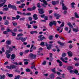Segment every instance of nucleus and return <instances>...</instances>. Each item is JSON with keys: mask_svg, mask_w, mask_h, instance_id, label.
Segmentation results:
<instances>
[{"mask_svg": "<svg viewBox=\"0 0 79 79\" xmlns=\"http://www.w3.org/2000/svg\"><path fill=\"white\" fill-rule=\"evenodd\" d=\"M27 39V37L25 38H23V37H21L20 40L23 42H25L26 40Z\"/></svg>", "mask_w": 79, "mask_h": 79, "instance_id": "nucleus-13", "label": "nucleus"}, {"mask_svg": "<svg viewBox=\"0 0 79 79\" xmlns=\"http://www.w3.org/2000/svg\"><path fill=\"white\" fill-rule=\"evenodd\" d=\"M6 44H7V45H11V40H7L6 42Z\"/></svg>", "mask_w": 79, "mask_h": 79, "instance_id": "nucleus-16", "label": "nucleus"}, {"mask_svg": "<svg viewBox=\"0 0 79 79\" xmlns=\"http://www.w3.org/2000/svg\"><path fill=\"white\" fill-rule=\"evenodd\" d=\"M8 24H9V22L8 20H6L5 21L4 24L5 25H8Z\"/></svg>", "mask_w": 79, "mask_h": 79, "instance_id": "nucleus-33", "label": "nucleus"}, {"mask_svg": "<svg viewBox=\"0 0 79 79\" xmlns=\"http://www.w3.org/2000/svg\"><path fill=\"white\" fill-rule=\"evenodd\" d=\"M27 26V27L28 29H31V25H29L28 23H27L26 24Z\"/></svg>", "mask_w": 79, "mask_h": 79, "instance_id": "nucleus-35", "label": "nucleus"}, {"mask_svg": "<svg viewBox=\"0 0 79 79\" xmlns=\"http://www.w3.org/2000/svg\"><path fill=\"white\" fill-rule=\"evenodd\" d=\"M54 16L56 17V19H60V18L61 16V15L56 13L54 14Z\"/></svg>", "mask_w": 79, "mask_h": 79, "instance_id": "nucleus-12", "label": "nucleus"}, {"mask_svg": "<svg viewBox=\"0 0 79 79\" xmlns=\"http://www.w3.org/2000/svg\"><path fill=\"white\" fill-rule=\"evenodd\" d=\"M73 69V67L71 66H69L67 67V69L69 71Z\"/></svg>", "mask_w": 79, "mask_h": 79, "instance_id": "nucleus-19", "label": "nucleus"}, {"mask_svg": "<svg viewBox=\"0 0 79 79\" xmlns=\"http://www.w3.org/2000/svg\"><path fill=\"white\" fill-rule=\"evenodd\" d=\"M75 4V3L73 2L71 3V6L72 7V8H74V5Z\"/></svg>", "mask_w": 79, "mask_h": 79, "instance_id": "nucleus-31", "label": "nucleus"}, {"mask_svg": "<svg viewBox=\"0 0 79 79\" xmlns=\"http://www.w3.org/2000/svg\"><path fill=\"white\" fill-rule=\"evenodd\" d=\"M32 48H33V50H36V47H35V46H34V44H31L30 49H32Z\"/></svg>", "mask_w": 79, "mask_h": 79, "instance_id": "nucleus-20", "label": "nucleus"}, {"mask_svg": "<svg viewBox=\"0 0 79 79\" xmlns=\"http://www.w3.org/2000/svg\"><path fill=\"white\" fill-rule=\"evenodd\" d=\"M67 53L69 56H73V55L72 54V52L71 51H69Z\"/></svg>", "mask_w": 79, "mask_h": 79, "instance_id": "nucleus-18", "label": "nucleus"}, {"mask_svg": "<svg viewBox=\"0 0 79 79\" xmlns=\"http://www.w3.org/2000/svg\"><path fill=\"white\" fill-rule=\"evenodd\" d=\"M21 37H18L16 38L15 39L17 40H21Z\"/></svg>", "mask_w": 79, "mask_h": 79, "instance_id": "nucleus-52", "label": "nucleus"}, {"mask_svg": "<svg viewBox=\"0 0 79 79\" xmlns=\"http://www.w3.org/2000/svg\"><path fill=\"white\" fill-rule=\"evenodd\" d=\"M27 10L28 11H32V9L31 8H29L27 9Z\"/></svg>", "mask_w": 79, "mask_h": 79, "instance_id": "nucleus-56", "label": "nucleus"}, {"mask_svg": "<svg viewBox=\"0 0 79 79\" xmlns=\"http://www.w3.org/2000/svg\"><path fill=\"white\" fill-rule=\"evenodd\" d=\"M49 14H51L53 12V10H49L48 11Z\"/></svg>", "mask_w": 79, "mask_h": 79, "instance_id": "nucleus-58", "label": "nucleus"}, {"mask_svg": "<svg viewBox=\"0 0 79 79\" xmlns=\"http://www.w3.org/2000/svg\"><path fill=\"white\" fill-rule=\"evenodd\" d=\"M64 22H63L60 25V27H58L57 29V31H59L60 30V28H61V27H64Z\"/></svg>", "mask_w": 79, "mask_h": 79, "instance_id": "nucleus-10", "label": "nucleus"}, {"mask_svg": "<svg viewBox=\"0 0 79 79\" xmlns=\"http://www.w3.org/2000/svg\"><path fill=\"white\" fill-rule=\"evenodd\" d=\"M53 25H54V26L56 25V21H53V22H51L49 23V25L50 27H52Z\"/></svg>", "mask_w": 79, "mask_h": 79, "instance_id": "nucleus-7", "label": "nucleus"}, {"mask_svg": "<svg viewBox=\"0 0 79 79\" xmlns=\"http://www.w3.org/2000/svg\"><path fill=\"white\" fill-rule=\"evenodd\" d=\"M73 73H74L75 74H77V73H79V71L76 70V69H75L73 71Z\"/></svg>", "mask_w": 79, "mask_h": 79, "instance_id": "nucleus-36", "label": "nucleus"}, {"mask_svg": "<svg viewBox=\"0 0 79 79\" xmlns=\"http://www.w3.org/2000/svg\"><path fill=\"white\" fill-rule=\"evenodd\" d=\"M31 8L32 9V11H33V10H35L36 9V7L35 6H34Z\"/></svg>", "mask_w": 79, "mask_h": 79, "instance_id": "nucleus-48", "label": "nucleus"}, {"mask_svg": "<svg viewBox=\"0 0 79 79\" xmlns=\"http://www.w3.org/2000/svg\"><path fill=\"white\" fill-rule=\"evenodd\" d=\"M40 45L43 46V47H44V46H48V43L47 42H42L40 44Z\"/></svg>", "mask_w": 79, "mask_h": 79, "instance_id": "nucleus-9", "label": "nucleus"}, {"mask_svg": "<svg viewBox=\"0 0 79 79\" xmlns=\"http://www.w3.org/2000/svg\"><path fill=\"white\" fill-rule=\"evenodd\" d=\"M67 54L66 53H63L62 54V58H64V57H65V56H66Z\"/></svg>", "mask_w": 79, "mask_h": 79, "instance_id": "nucleus-32", "label": "nucleus"}, {"mask_svg": "<svg viewBox=\"0 0 79 79\" xmlns=\"http://www.w3.org/2000/svg\"><path fill=\"white\" fill-rule=\"evenodd\" d=\"M29 56L31 59H32V60H35L36 59L37 55L33 54L32 53H30L29 54Z\"/></svg>", "mask_w": 79, "mask_h": 79, "instance_id": "nucleus-2", "label": "nucleus"}, {"mask_svg": "<svg viewBox=\"0 0 79 79\" xmlns=\"http://www.w3.org/2000/svg\"><path fill=\"white\" fill-rule=\"evenodd\" d=\"M15 72L16 73H20V71L18 69H16L15 70Z\"/></svg>", "mask_w": 79, "mask_h": 79, "instance_id": "nucleus-43", "label": "nucleus"}, {"mask_svg": "<svg viewBox=\"0 0 79 79\" xmlns=\"http://www.w3.org/2000/svg\"><path fill=\"white\" fill-rule=\"evenodd\" d=\"M8 8H12L13 10H17V7H16V6L15 5H13L11 4H10L8 5Z\"/></svg>", "mask_w": 79, "mask_h": 79, "instance_id": "nucleus-1", "label": "nucleus"}, {"mask_svg": "<svg viewBox=\"0 0 79 79\" xmlns=\"http://www.w3.org/2000/svg\"><path fill=\"white\" fill-rule=\"evenodd\" d=\"M5 75H2L0 79H5Z\"/></svg>", "mask_w": 79, "mask_h": 79, "instance_id": "nucleus-40", "label": "nucleus"}, {"mask_svg": "<svg viewBox=\"0 0 79 79\" xmlns=\"http://www.w3.org/2000/svg\"><path fill=\"white\" fill-rule=\"evenodd\" d=\"M16 4H18V5H19V4H21V1H17L16 2Z\"/></svg>", "mask_w": 79, "mask_h": 79, "instance_id": "nucleus-51", "label": "nucleus"}, {"mask_svg": "<svg viewBox=\"0 0 79 79\" xmlns=\"http://www.w3.org/2000/svg\"><path fill=\"white\" fill-rule=\"evenodd\" d=\"M16 57V55H15V54H12L11 55V57L10 58L11 60H14Z\"/></svg>", "mask_w": 79, "mask_h": 79, "instance_id": "nucleus-15", "label": "nucleus"}, {"mask_svg": "<svg viewBox=\"0 0 79 79\" xmlns=\"http://www.w3.org/2000/svg\"><path fill=\"white\" fill-rule=\"evenodd\" d=\"M48 46H46L47 47V48L48 50H50V49L52 48L49 47V46H48Z\"/></svg>", "mask_w": 79, "mask_h": 79, "instance_id": "nucleus-53", "label": "nucleus"}, {"mask_svg": "<svg viewBox=\"0 0 79 79\" xmlns=\"http://www.w3.org/2000/svg\"><path fill=\"white\" fill-rule=\"evenodd\" d=\"M56 61L57 63H59V66H63V63H62V62L60 60H56Z\"/></svg>", "mask_w": 79, "mask_h": 79, "instance_id": "nucleus-14", "label": "nucleus"}, {"mask_svg": "<svg viewBox=\"0 0 79 79\" xmlns=\"http://www.w3.org/2000/svg\"><path fill=\"white\" fill-rule=\"evenodd\" d=\"M33 17L34 18L35 20H37V19H38L37 15L36 14H35L33 15Z\"/></svg>", "mask_w": 79, "mask_h": 79, "instance_id": "nucleus-17", "label": "nucleus"}, {"mask_svg": "<svg viewBox=\"0 0 79 79\" xmlns=\"http://www.w3.org/2000/svg\"><path fill=\"white\" fill-rule=\"evenodd\" d=\"M64 29L65 31H68V30H69V28H68V27H64Z\"/></svg>", "mask_w": 79, "mask_h": 79, "instance_id": "nucleus-45", "label": "nucleus"}, {"mask_svg": "<svg viewBox=\"0 0 79 79\" xmlns=\"http://www.w3.org/2000/svg\"><path fill=\"white\" fill-rule=\"evenodd\" d=\"M64 2V0H61L60 3V5H62V6H64V4L63 3V2Z\"/></svg>", "mask_w": 79, "mask_h": 79, "instance_id": "nucleus-24", "label": "nucleus"}, {"mask_svg": "<svg viewBox=\"0 0 79 79\" xmlns=\"http://www.w3.org/2000/svg\"><path fill=\"white\" fill-rule=\"evenodd\" d=\"M10 56H11V55L10 54H8L6 55V57L7 58H8V59H9L10 58Z\"/></svg>", "mask_w": 79, "mask_h": 79, "instance_id": "nucleus-39", "label": "nucleus"}, {"mask_svg": "<svg viewBox=\"0 0 79 79\" xmlns=\"http://www.w3.org/2000/svg\"><path fill=\"white\" fill-rule=\"evenodd\" d=\"M53 36L52 35L49 36L48 37L49 40H53Z\"/></svg>", "mask_w": 79, "mask_h": 79, "instance_id": "nucleus-34", "label": "nucleus"}, {"mask_svg": "<svg viewBox=\"0 0 79 79\" xmlns=\"http://www.w3.org/2000/svg\"><path fill=\"white\" fill-rule=\"evenodd\" d=\"M11 33H12V36H16V34L12 31H11Z\"/></svg>", "mask_w": 79, "mask_h": 79, "instance_id": "nucleus-50", "label": "nucleus"}, {"mask_svg": "<svg viewBox=\"0 0 79 79\" xmlns=\"http://www.w3.org/2000/svg\"><path fill=\"white\" fill-rule=\"evenodd\" d=\"M73 47V45H72V44H70L69 45V48H70V49L72 48Z\"/></svg>", "mask_w": 79, "mask_h": 79, "instance_id": "nucleus-63", "label": "nucleus"}, {"mask_svg": "<svg viewBox=\"0 0 79 79\" xmlns=\"http://www.w3.org/2000/svg\"><path fill=\"white\" fill-rule=\"evenodd\" d=\"M41 2H43V4H42V6L43 8H47V5H48V3L47 1L45 0H43Z\"/></svg>", "mask_w": 79, "mask_h": 79, "instance_id": "nucleus-4", "label": "nucleus"}, {"mask_svg": "<svg viewBox=\"0 0 79 79\" xmlns=\"http://www.w3.org/2000/svg\"><path fill=\"white\" fill-rule=\"evenodd\" d=\"M47 63V62L45 61H44L42 63V65H45Z\"/></svg>", "mask_w": 79, "mask_h": 79, "instance_id": "nucleus-54", "label": "nucleus"}, {"mask_svg": "<svg viewBox=\"0 0 79 79\" xmlns=\"http://www.w3.org/2000/svg\"><path fill=\"white\" fill-rule=\"evenodd\" d=\"M49 77L51 79H54V77H55V75L53 73L51 74L50 76Z\"/></svg>", "mask_w": 79, "mask_h": 79, "instance_id": "nucleus-23", "label": "nucleus"}, {"mask_svg": "<svg viewBox=\"0 0 79 79\" xmlns=\"http://www.w3.org/2000/svg\"><path fill=\"white\" fill-rule=\"evenodd\" d=\"M35 34H37V31H30V34L32 35L34 34H35Z\"/></svg>", "mask_w": 79, "mask_h": 79, "instance_id": "nucleus-22", "label": "nucleus"}, {"mask_svg": "<svg viewBox=\"0 0 79 79\" xmlns=\"http://www.w3.org/2000/svg\"><path fill=\"white\" fill-rule=\"evenodd\" d=\"M21 17L18 15H17L16 16V19H19V18H20Z\"/></svg>", "mask_w": 79, "mask_h": 79, "instance_id": "nucleus-57", "label": "nucleus"}, {"mask_svg": "<svg viewBox=\"0 0 79 79\" xmlns=\"http://www.w3.org/2000/svg\"><path fill=\"white\" fill-rule=\"evenodd\" d=\"M13 31L14 32H17L18 31V29H17V28H15L13 29Z\"/></svg>", "mask_w": 79, "mask_h": 79, "instance_id": "nucleus-64", "label": "nucleus"}, {"mask_svg": "<svg viewBox=\"0 0 79 79\" xmlns=\"http://www.w3.org/2000/svg\"><path fill=\"white\" fill-rule=\"evenodd\" d=\"M52 71L53 73H56V72L55 71V68H54L53 69H52Z\"/></svg>", "mask_w": 79, "mask_h": 79, "instance_id": "nucleus-38", "label": "nucleus"}, {"mask_svg": "<svg viewBox=\"0 0 79 79\" xmlns=\"http://www.w3.org/2000/svg\"><path fill=\"white\" fill-rule=\"evenodd\" d=\"M38 10L39 11V13L40 15H43L44 13H45V11L44 10V9L43 8H39Z\"/></svg>", "mask_w": 79, "mask_h": 79, "instance_id": "nucleus-6", "label": "nucleus"}, {"mask_svg": "<svg viewBox=\"0 0 79 79\" xmlns=\"http://www.w3.org/2000/svg\"><path fill=\"white\" fill-rule=\"evenodd\" d=\"M8 77H13V75L12 74H9V73H7Z\"/></svg>", "mask_w": 79, "mask_h": 79, "instance_id": "nucleus-28", "label": "nucleus"}, {"mask_svg": "<svg viewBox=\"0 0 79 79\" xmlns=\"http://www.w3.org/2000/svg\"><path fill=\"white\" fill-rule=\"evenodd\" d=\"M75 17L77 18H79V16L77 15V12H75L74 13Z\"/></svg>", "mask_w": 79, "mask_h": 79, "instance_id": "nucleus-30", "label": "nucleus"}, {"mask_svg": "<svg viewBox=\"0 0 79 79\" xmlns=\"http://www.w3.org/2000/svg\"><path fill=\"white\" fill-rule=\"evenodd\" d=\"M6 31L7 32H11L13 30L11 31V30H10V29L8 28L6 30Z\"/></svg>", "mask_w": 79, "mask_h": 79, "instance_id": "nucleus-61", "label": "nucleus"}, {"mask_svg": "<svg viewBox=\"0 0 79 79\" xmlns=\"http://www.w3.org/2000/svg\"><path fill=\"white\" fill-rule=\"evenodd\" d=\"M42 36H43V35H41L38 36V37L40 39L37 40L38 41H42V40H44V39H46V38L44 36H43L42 37Z\"/></svg>", "mask_w": 79, "mask_h": 79, "instance_id": "nucleus-5", "label": "nucleus"}, {"mask_svg": "<svg viewBox=\"0 0 79 79\" xmlns=\"http://www.w3.org/2000/svg\"><path fill=\"white\" fill-rule=\"evenodd\" d=\"M28 19L30 21H32V17H29L28 18Z\"/></svg>", "mask_w": 79, "mask_h": 79, "instance_id": "nucleus-60", "label": "nucleus"}, {"mask_svg": "<svg viewBox=\"0 0 79 79\" xmlns=\"http://www.w3.org/2000/svg\"><path fill=\"white\" fill-rule=\"evenodd\" d=\"M44 18L45 20H48V16H45Z\"/></svg>", "mask_w": 79, "mask_h": 79, "instance_id": "nucleus-46", "label": "nucleus"}, {"mask_svg": "<svg viewBox=\"0 0 79 79\" xmlns=\"http://www.w3.org/2000/svg\"><path fill=\"white\" fill-rule=\"evenodd\" d=\"M57 43L60 45H61V46H64V43H61V42L60 41H58Z\"/></svg>", "mask_w": 79, "mask_h": 79, "instance_id": "nucleus-26", "label": "nucleus"}, {"mask_svg": "<svg viewBox=\"0 0 79 79\" xmlns=\"http://www.w3.org/2000/svg\"><path fill=\"white\" fill-rule=\"evenodd\" d=\"M20 77H21V76H20L19 75L16 76L15 77V78L14 79H19Z\"/></svg>", "mask_w": 79, "mask_h": 79, "instance_id": "nucleus-29", "label": "nucleus"}, {"mask_svg": "<svg viewBox=\"0 0 79 79\" xmlns=\"http://www.w3.org/2000/svg\"><path fill=\"white\" fill-rule=\"evenodd\" d=\"M37 7L38 8H40L41 7V6H40V3H38L37 4Z\"/></svg>", "mask_w": 79, "mask_h": 79, "instance_id": "nucleus-44", "label": "nucleus"}, {"mask_svg": "<svg viewBox=\"0 0 79 79\" xmlns=\"http://www.w3.org/2000/svg\"><path fill=\"white\" fill-rule=\"evenodd\" d=\"M17 66L14 64H11L10 66H7L6 68H8L9 69H16Z\"/></svg>", "mask_w": 79, "mask_h": 79, "instance_id": "nucleus-3", "label": "nucleus"}, {"mask_svg": "<svg viewBox=\"0 0 79 79\" xmlns=\"http://www.w3.org/2000/svg\"><path fill=\"white\" fill-rule=\"evenodd\" d=\"M9 10L8 8L6 7L3 9V11H8Z\"/></svg>", "mask_w": 79, "mask_h": 79, "instance_id": "nucleus-37", "label": "nucleus"}, {"mask_svg": "<svg viewBox=\"0 0 79 79\" xmlns=\"http://www.w3.org/2000/svg\"><path fill=\"white\" fill-rule=\"evenodd\" d=\"M25 19H26V18L24 17L20 18V21H23V20H25Z\"/></svg>", "mask_w": 79, "mask_h": 79, "instance_id": "nucleus-47", "label": "nucleus"}, {"mask_svg": "<svg viewBox=\"0 0 79 79\" xmlns=\"http://www.w3.org/2000/svg\"><path fill=\"white\" fill-rule=\"evenodd\" d=\"M62 9L63 10H68V8L66 7V6H62Z\"/></svg>", "mask_w": 79, "mask_h": 79, "instance_id": "nucleus-27", "label": "nucleus"}, {"mask_svg": "<svg viewBox=\"0 0 79 79\" xmlns=\"http://www.w3.org/2000/svg\"><path fill=\"white\" fill-rule=\"evenodd\" d=\"M25 5H26V4H24V3H22L21 4V6H22V8H24V6H25Z\"/></svg>", "mask_w": 79, "mask_h": 79, "instance_id": "nucleus-55", "label": "nucleus"}, {"mask_svg": "<svg viewBox=\"0 0 79 79\" xmlns=\"http://www.w3.org/2000/svg\"><path fill=\"white\" fill-rule=\"evenodd\" d=\"M26 71L27 73L31 72V70L29 69H26Z\"/></svg>", "mask_w": 79, "mask_h": 79, "instance_id": "nucleus-49", "label": "nucleus"}, {"mask_svg": "<svg viewBox=\"0 0 79 79\" xmlns=\"http://www.w3.org/2000/svg\"><path fill=\"white\" fill-rule=\"evenodd\" d=\"M67 24L70 27H71V28H73V26L71 24V23H68Z\"/></svg>", "mask_w": 79, "mask_h": 79, "instance_id": "nucleus-25", "label": "nucleus"}, {"mask_svg": "<svg viewBox=\"0 0 79 79\" xmlns=\"http://www.w3.org/2000/svg\"><path fill=\"white\" fill-rule=\"evenodd\" d=\"M12 23L13 24V25L14 26H17V23L12 22Z\"/></svg>", "mask_w": 79, "mask_h": 79, "instance_id": "nucleus-59", "label": "nucleus"}, {"mask_svg": "<svg viewBox=\"0 0 79 79\" xmlns=\"http://www.w3.org/2000/svg\"><path fill=\"white\" fill-rule=\"evenodd\" d=\"M17 14H18V15H22L23 14L22 13L19 11H17Z\"/></svg>", "mask_w": 79, "mask_h": 79, "instance_id": "nucleus-62", "label": "nucleus"}, {"mask_svg": "<svg viewBox=\"0 0 79 79\" xmlns=\"http://www.w3.org/2000/svg\"><path fill=\"white\" fill-rule=\"evenodd\" d=\"M73 31L75 32H77L78 31H79V30L78 28H73Z\"/></svg>", "mask_w": 79, "mask_h": 79, "instance_id": "nucleus-21", "label": "nucleus"}, {"mask_svg": "<svg viewBox=\"0 0 79 79\" xmlns=\"http://www.w3.org/2000/svg\"><path fill=\"white\" fill-rule=\"evenodd\" d=\"M59 1H53L52 2V3L53 5L55 6L56 5H58L59 4Z\"/></svg>", "mask_w": 79, "mask_h": 79, "instance_id": "nucleus-11", "label": "nucleus"}, {"mask_svg": "<svg viewBox=\"0 0 79 79\" xmlns=\"http://www.w3.org/2000/svg\"><path fill=\"white\" fill-rule=\"evenodd\" d=\"M40 16L41 18H44L45 16V15L41 14V15H40Z\"/></svg>", "mask_w": 79, "mask_h": 79, "instance_id": "nucleus-42", "label": "nucleus"}, {"mask_svg": "<svg viewBox=\"0 0 79 79\" xmlns=\"http://www.w3.org/2000/svg\"><path fill=\"white\" fill-rule=\"evenodd\" d=\"M23 35V34L22 33H20L17 35V37H22Z\"/></svg>", "mask_w": 79, "mask_h": 79, "instance_id": "nucleus-41", "label": "nucleus"}, {"mask_svg": "<svg viewBox=\"0 0 79 79\" xmlns=\"http://www.w3.org/2000/svg\"><path fill=\"white\" fill-rule=\"evenodd\" d=\"M6 0H0V3H2V2H4L3 3L0 4V8L3 6V4L6 3Z\"/></svg>", "mask_w": 79, "mask_h": 79, "instance_id": "nucleus-8", "label": "nucleus"}]
</instances>
